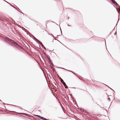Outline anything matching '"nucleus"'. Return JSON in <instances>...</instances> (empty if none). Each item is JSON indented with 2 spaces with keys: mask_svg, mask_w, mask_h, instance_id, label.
<instances>
[{
  "mask_svg": "<svg viewBox=\"0 0 120 120\" xmlns=\"http://www.w3.org/2000/svg\"><path fill=\"white\" fill-rule=\"evenodd\" d=\"M4 40L6 42H7L8 41H10V42L14 44L13 45L14 46H15L17 47L18 46L20 47V46L19 45H18L17 44L15 43L13 41L9 39L7 37L6 38H4Z\"/></svg>",
  "mask_w": 120,
  "mask_h": 120,
  "instance_id": "nucleus-1",
  "label": "nucleus"
},
{
  "mask_svg": "<svg viewBox=\"0 0 120 120\" xmlns=\"http://www.w3.org/2000/svg\"><path fill=\"white\" fill-rule=\"evenodd\" d=\"M112 0V2L115 5H118L117 3L116 2H115L114 1H113V0Z\"/></svg>",
  "mask_w": 120,
  "mask_h": 120,
  "instance_id": "nucleus-2",
  "label": "nucleus"
},
{
  "mask_svg": "<svg viewBox=\"0 0 120 120\" xmlns=\"http://www.w3.org/2000/svg\"><path fill=\"white\" fill-rule=\"evenodd\" d=\"M62 83L63 84V85L64 86H65L66 88H67L68 87L67 86V85H66V84H65V83L64 82H63V83Z\"/></svg>",
  "mask_w": 120,
  "mask_h": 120,
  "instance_id": "nucleus-3",
  "label": "nucleus"
},
{
  "mask_svg": "<svg viewBox=\"0 0 120 120\" xmlns=\"http://www.w3.org/2000/svg\"><path fill=\"white\" fill-rule=\"evenodd\" d=\"M40 43V44L42 47H44V45H43L42 44L40 41H39Z\"/></svg>",
  "mask_w": 120,
  "mask_h": 120,
  "instance_id": "nucleus-4",
  "label": "nucleus"
},
{
  "mask_svg": "<svg viewBox=\"0 0 120 120\" xmlns=\"http://www.w3.org/2000/svg\"><path fill=\"white\" fill-rule=\"evenodd\" d=\"M36 116H37V117H38L39 118H41V116L38 115H36Z\"/></svg>",
  "mask_w": 120,
  "mask_h": 120,
  "instance_id": "nucleus-5",
  "label": "nucleus"
},
{
  "mask_svg": "<svg viewBox=\"0 0 120 120\" xmlns=\"http://www.w3.org/2000/svg\"><path fill=\"white\" fill-rule=\"evenodd\" d=\"M62 68V69H65V70H66V69H64V68ZM68 70V71H69L71 72H72V73H74V72H72V71H70V70Z\"/></svg>",
  "mask_w": 120,
  "mask_h": 120,
  "instance_id": "nucleus-6",
  "label": "nucleus"
},
{
  "mask_svg": "<svg viewBox=\"0 0 120 120\" xmlns=\"http://www.w3.org/2000/svg\"><path fill=\"white\" fill-rule=\"evenodd\" d=\"M61 82L62 83H63V82H64V81L62 79H61Z\"/></svg>",
  "mask_w": 120,
  "mask_h": 120,
  "instance_id": "nucleus-7",
  "label": "nucleus"
},
{
  "mask_svg": "<svg viewBox=\"0 0 120 120\" xmlns=\"http://www.w3.org/2000/svg\"><path fill=\"white\" fill-rule=\"evenodd\" d=\"M44 118H45L42 116H41V117L40 118V119H43V120H44V119H45Z\"/></svg>",
  "mask_w": 120,
  "mask_h": 120,
  "instance_id": "nucleus-8",
  "label": "nucleus"
},
{
  "mask_svg": "<svg viewBox=\"0 0 120 120\" xmlns=\"http://www.w3.org/2000/svg\"><path fill=\"white\" fill-rule=\"evenodd\" d=\"M43 47V48H44V49H46V48H45L44 46V47Z\"/></svg>",
  "mask_w": 120,
  "mask_h": 120,
  "instance_id": "nucleus-9",
  "label": "nucleus"
},
{
  "mask_svg": "<svg viewBox=\"0 0 120 120\" xmlns=\"http://www.w3.org/2000/svg\"><path fill=\"white\" fill-rule=\"evenodd\" d=\"M44 119H44V120H48L46 119H45V118H44Z\"/></svg>",
  "mask_w": 120,
  "mask_h": 120,
  "instance_id": "nucleus-10",
  "label": "nucleus"
},
{
  "mask_svg": "<svg viewBox=\"0 0 120 120\" xmlns=\"http://www.w3.org/2000/svg\"><path fill=\"white\" fill-rule=\"evenodd\" d=\"M119 10L120 11V8H119Z\"/></svg>",
  "mask_w": 120,
  "mask_h": 120,
  "instance_id": "nucleus-11",
  "label": "nucleus"
},
{
  "mask_svg": "<svg viewBox=\"0 0 120 120\" xmlns=\"http://www.w3.org/2000/svg\"><path fill=\"white\" fill-rule=\"evenodd\" d=\"M0 101H1V100H0Z\"/></svg>",
  "mask_w": 120,
  "mask_h": 120,
  "instance_id": "nucleus-12",
  "label": "nucleus"
}]
</instances>
